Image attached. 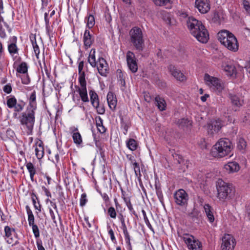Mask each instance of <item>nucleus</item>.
<instances>
[{
	"instance_id": "nucleus-42",
	"label": "nucleus",
	"mask_w": 250,
	"mask_h": 250,
	"mask_svg": "<svg viewBox=\"0 0 250 250\" xmlns=\"http://www.w3.org/2000/svg\"><path fill=\"white\" fill-rule=\"evenodd\" d=\"M17 102V100L14 96H10L7 97L6 104L8 108H13Z\"/></svg>"
},
{
	"instance_id": "nucleus-58",
	"label": "nucleus",
	"mask_w": 250,
	"mask_h": 250,
	"mask_svg": "<svg viewBox=\"0 0 250 250\" xmlns=\"http://www.w3.org/2000/svg\"><path fill=\"white\" fill-rule=\"evenodd\" d=\"M243 5L244 8L247 11V13H250V5L249 2L246 0H243Z\"/></svg>"
},
{
	"instance_id": "nucleus-50",
	"label": "nucleus",
	"mask_w": 250,
	"mask_h": 250,
	"mask_svg": "<svg viewBox=\"0 0 250 250\" xmlns=\"http://www.w3.org/2000/svg\"><path fill=\"white\" fill-rule=\"evenodd\" d=\"M32 227L33 234L36 238H38L40 236V231L38 227L36 224L30 225Z\"/></svg>"
},
{
	"instance_id": "nucleus-23",
	"label": "nucleus",
	"mask_w": 250,
	"mask_h": 250,
	"mask_svg": "<svg viewBox=\"0 0 250 250\" xmlns=\"http://www.w3.org/2000/svg\"><path fill=\"white\" fill-rule=\"evenodd\" d=\"M155 188L156 190V195L161 202V204L164 206V200L163 192L161 188V185L158 179H155Z\"/></svg>"
},
{
	"instance_id": "nucleus-62",
	"label": "nucleus",
	"mask_w": 250,
	"mask_h": 250,
	"mask_svg": "<svg viewBox=\"0 0 250 250\" xmlns=\"http://www.w3.org/2000/svg\"><path fill=\"white\" fill-rule=\"evenodd\" d=\"M133 169L136 177H137L139 179L140 177L141 176L139 165L136 167H134Z\"/></svg>"
},
{
	"instance_id": "nucleus-22",
	"label": "nucleus",
	"mask_w": 250,
	"mask_h": 250,
	"mask_svg": "<svg viewBox=\"0 0 250 250\" xmlns=\"http://www.w3.org/2000/svg\"><path fill=\"white\" fill-rule=\"evenodd\" d=\"M28 104L26 108L36 111L37 106L36 102V92L35 90H34L31 92L28 98Z\"/></svg>"
},
{
	"instance_id": "nucleus-17",
	"label": "nucleus",
	"mask_w": 250,
	"mask_h": 250,
	"mask_svg": "<svg viewBox=\"0 0 250 250\" xmlns=\"http://www.w3.org/2000/svg\"><path fill=\"white\" fill-rule=\"evenodd\" d=\"M168 69L171 75L177 81L183 82L186 80V77L181 70L177 69L174 65H169Z\"/></svg>"
},
{
	"instance_id": "nucleus-48",
	"label": "nucleus",
	"mask_w": 250,
	"mask_h": 250,
	"mask_svg": "<svg viewBox=\"0 0 250 250\" xmlns=\"http://www.w3.org/2000/svg\"><path fill=\"white\" fill-rule=\"evenodd\" d=\"M59 197L58 198V202L61 206H64L65 205V196L63 191H59Z\"/></svg>"
},
{
	"instance_id": "nucleus-52",
	"label": "nucleus",
	"mask_w": 250,
	"mask_h": 250,
	"mask_svg": "<svg viewBox=\"0 0 250 250\" xmlns=\"http://www.w3.org/2000/svg\"><path fill=\"white\" fill-rule=\"evenodd\" d=\"M87 202V196L85 193H83L81 195V198L80 199V206L83 207L85 205Z\"/></svg>"
},
{
	"instance_id": "nucleus-26",
	"label": "nucleus",
	"mask_w": 250,
	"mask_h": 250,
	"mask_svg": "<svg viewBox=\"0 0 250 250\" xmlns=\"http://www.w3.org/2000/svg\"><path fill=\"white\" fill-rule=\"evenodd\" d=\"M224 168L228 172H234L238 171L240 169L239 164L235 162H231L228 163L224 166Z\"/></svg>"
},
{
	"instance_id": "nucleus-2",
	"label": "nucleus",
	"mask_w": 250,
	"mask_h": 250,
	"mask_svg": "<svg viewBox=\"0 0 250 250\" xmlns=\"http://www.w3.org/2000/svg\"><path fill=\"white\" fill-rule=\"evenodd\" d=\"M232 146L229 139H220L212 147L211 150V155L217 158H221L231 155Z\"/></svg>"
},
{
	"instance_id": "nucleus-24",
	"label": "nucleus",
	"mask_w": 250,
	"mask_h": 250,
	"mask_svg": "<svg viewBox=\"0 0 250 250\" xmlns=\"http://www.w3.org/2000/svg\"><path fill=\"white\" fill-rule=\"evenodd\" d=\"M107 101L110 109L114 110L117 105V100L116 96L111 92H109L107 95Z\"/></svg>"
},
{
	"instance_id": "nucleus-5",
	"label": "nucleus",
	"mask_w": 250,
	"mask_h": 250,
	"mask_svg": "<svg viewBox=\"0 0 250 250\" xmlns=\"http://www.w3.org/2000/svg\"><path fill=\"white\" fill-rule=\"evenodd\" d=\"M217 197L222 201L231 199L234 194V188L231 184L218 179L216 183Z\"/></svg>"
},
{
	"instance_id": "nucleus-11",
	"label": "nucleus",
	"mask_w": 250,
	"mask_h": 250,
	"mask_svg": "<svg viewBox=\"0 0 250 250\" xmlns=\"http://www.w3.org/2000/svg\"><path fill=\"white\" fill-rule=\"evenodd\" d=\"M223 126V122L220 119L211 121L208 124L207 131L209 135L217 134Z\"/></svg>"
},
{
	"instance_id": "nucleus-51",
	"label": "nucleus",
	"mask_w": 250,
	"mask_h": 250,
	"mask_svg": "<svg viewBox=\"0 0 250 250\" xmlns=\"http://www.w3.org/2000/svg\"><path fill=\"white\" fill-rule=\"evenodd\" d=\"M225 70L228 72V75L232 76L235 72V69L234 66L232 65H227L225 67Z\"/></svg>"
},
{
	"instance_id": "nucleus-16",
	"label": "nucleus",
	"mask_w": 250,
	"mask_h": 250,
	"mask_svg": "<svg viewBox=\"0 0 250 250\" xmlns=\"http://www.w3.org/2000/svg\"><path fill=\"white\" fill-rule=\"evenodd\" d=\"M81 87L78 89V92L82 101L84 103H87L89 101L87 89L86 80L79 81Z\"/></svg>"
},
{
	"instance_id": "nucleus-33",
	"label": "nucleus",
	"mask_w": 250,
	"mask_h": 250,
	"mask_svg": "<svg viewBox=\"0 0 250 250\" xmlns=\"http://www.w3.org/2000/svg\"><path fill=\"white\" fill-rule=\"evenodd\" d=\"M74 143L77 146H82L83 138L80 132H76L72 136Z\"/></svg>"
},
{
	"instance_id": "nucleus-43",
	"label": "nucleus",
	"mask_w": 250,
	"mask_h": 250,
	"mask_svg": "<svg viewBox=\"0 0 250 250\" xmlns=\"http://www.w3.org/2000/svg\"><path fill=\"white\" fill-rule=\"evenodd\" d=\"M85 21L87 23V26L89 28H91L95 25V18L92 15H89L85 19Z\"/></svg>"
},
{
	"instance_id": "nucleus-55",
	"label": "nucleus",
	"mask_w": 250,
	"mask_h": 250,
	"mask_svg": "<svg viewBox=\"0 0 250 250\" xmlns=\"http://www.w3.org/2000/svg\"><path fill=\"white\" fill-rule=\"evenodd\" d=\"M45 30L47 36L55 34V32L53 30V27L50 26L49 24H45Z\"/></svg>"
},
{
	"instance_id": "nucleus-18",
	"label": "nucleus",
	"mask_w": 250,
	"mask_h": 250,
	"mask_svg": "<svg viewBox=\"0 0 250 250\" xmlns=\"http://www.w3.org/2000/svg\"><path fill=\"white\" fill-rule=\"evenodd\" d=\"M97 68L98 72L102 76H105L107 73L108 64L105 60L103 57H99L97 60Z\"/></svg>"
},
{
	"instance_id": "nucleus-41",
	"label": "nucleus",
	"mask_w": 250,
	"mask_h": 250,
	"mask_svg": "<svg viewBox=\"0 0 250 250\" xmlns=\"http://www.w3.org/2000/svg\"><path fill=\"white\" fill-rule=\"evenodd\" d=\"M120 118L121 120V128L124 129V134L126 135L130 126L129 123L125 121L123 116H121Z\"/></svg>"
},
{
	"instance_id": "nucleus-45",
	"label": "nucleus",
	"mask_w": 250,
	"mask_h": 250,
	"mask_svg": "<svg viewBox=\"0 0 250 250\" xmlns=\"http://www.w3.org/2000/svg\"><path fill=\"white\" fill-rule=\"evenodd\" d=\"M119 212V211L116 210V209L113 207H110L107 210V214L109 216V217L113 219H115L116 218L117 215V212Z\"/></svg>"
},
{
	"instance_id": "nucleus-27",
	"label": "nucleus",
	"mask_w": 250,
	"mask_h": 250,
	"mask_svg": "<svg viewBox=\"0 0 250 250\" xmlns=\"http://www.w3.org/2000/svg\"><path fill=\"white\" fill-rule=\"evenodd\" d=\"M204 209L208 221L210 223L213 222L214 221V217L213 214V209L212 207L209 204H206L204 206Z\"/></svg>"
},
{
	"instance_id": "nucleus-12",
	"label": "nucleus",
	"mask_w": 250,
	"mask_h": 250,
	"mask_svg": "<svg viewBox=\"0 0 250 250\" xmlns=\"http://www.w3.org/2000/svg\"><path fill=\"white\" fill-rule=\"evenodd\" d=\"M235 245V240L232 235L226 234L223 237L222 250H233Z\"/></svg>"
},
{
	"instance_id": "nucleus-14",
	"label": "nucleus",
	"mask_w": 250,
	"mask_h": 250,
	"mask_svg": "<svg viewBox=\"0 0 250 250\" xmlns=\"http://www.w3.org/2000/svg\"><path fill=\"white\" fill-rule=\"evenodd\" d=\"M125 216L124 215L122 212H119L118 218L121 223V228L123 230L125 242L128 245L130 246V237L127 229V227L125 223Z\"/></svg>"
},
{
	"instance_id": "nucleus-47",
	"label": "nucleus",
	"mask_w": 250,
	"mask_h": 250,
	"mask_svg": "<svg viewBox=\"0 0 250 250\" xmlns=\"http://www.w3.org/2000/svg\"><path fill=\"white\" fill-rule=\"evenodd\" d=\"M95 109H96L97 112L99 114L103 115L105 113V109L104 105L100 104V103H98V105H95L93 106Z\"/></svg>"
},
{
	"instance_id": "nucleus-20",
	"label": "nucleus",
	"mask_w": 250,
	"mask_h": 250,
	"mask_svg": "<svg viewBox=\"0 0 250 250\" xmlns=\"http://www.w3.org/2000/svg\"><path fill=\"white\" fill-rule=\"evenodd\" d=\"M229 97L233 106V110L235 111H237L238 108L242 105L243 100H241L237 95L231 93L229 94Z\"/></svg>"
},
{
	"instance_id": "nucleus-37",
	"label": "nucleus",
	"mask_w": 250,
	"mask_h": 250,
	"mask_svg": "<svg viewBox=\"0 0 250 250\" xmlns=\"http://www.w3.org/2000/svg\"><path fill=\"white\" fill-rule=\"evenodd\" d=\"M84 66V62L81 61L78 65V73L79 77L78 78L79 81L85 80V72L83 71Z\"/></svg>"
},
{
	"instance_id": "nucleus-56",
	"label": "nucleus",
	"mask_w": 250,
	"mask_h": 250,
	"mask_svg": "<svg viewBox=\"0 0 250 250\" xmlns=\"http://www.w3.org/2000/svg\"><path fill=\"white\" fill-rule=\"evenodd\" d=\"M25 74L21 78V83L24 84H28L30 83V79L27 73Z\"/></svg>"
},
{
	"instance_id": "nucleus-4",
	"label": "nucleus",
	"mask_w": 250,
	"mask_h": 250,
	"mask_svg": "<svg viewBox=\"0 0 250 250\" xmlns=\"http://www.w3.org/2000/svg\"><path fill=\"white\" fill-rule=\"evenodd\" d=\"M36 111L26 109L19 116L21 125L25 129L27 135H31L35 122Z\"/></svg>"
},
{
	"instance_id": "nucleus-34",
	"label": "nucleus",
	"mask_w": 250,
	"mask_h": 250,
	"mask_svg": "<svg viewBox=\"0 0 250 250\" xmlns=\"http://www.w3.org/2000/svg\"><path fill=\"white\" fill-rule=\"evenodd\" d=\"M42 143H40L35 148V154L38 159H41L44 156V148Z\"/></svg>"
},
{
	"instance_id": "nucleus-59",
	"label": "nucleus",
	"mask_w": 250,
	"mask_h": 250,
	"mask_svg": "<svg viewBox=\"0 0 250 250\" xmlns=\"http://www.w3.org/2000/svg\"><path fill=\"white\" fill-rule=\"evenodd\" d=\"M6 134V136L10 139H13L15 136L14 132L11 129H7Z\"/></svg>"
},
{
	"instance_id": "nucleus-25",
	"label": "nucleus",
	"mask_w": 250,
	"mask_h": 250,
	"mask_svg": "<svg viewBox=\"0 0 250 250\" xmlns=\"http://www.w3.org/2000/svg\"><path fill=\"white\" fill-rule=\"evenodd\" d=\"M192 121L187 118H182L177 121L179 127L183 129H190L192 126Z\"/></svg>"
},
{
	"instance_id": "nucleus-9",
	"label": "nucleus",
	"mask_w": 250,
	"mask_h": 250,
	"mask_svg": "<svg viewBox=\"0 0 250 250\" xmlns=\"http://www.w3.org/2000/svg\"><path fill=\"white\" fill-rule=\"evenodd\" d=\"M182 238L189 250H202V244L196 239L193 236L189 234H184Z\"/></svg>"
},
{
	"instance_id": "nucleus-63",
	"label": "nucleus",
	"mask_w": 250,
	"mask_h": 250,
	"mask_svg": "<svg viewBox=\"0 0 250 250\" xmlns=\"http://www.w3.org/2000/svg\"><path fill=\"white\" fill-rule=\"evenodd\" d=\"M99 193L101 195L103 200L105 202H108L109 201V198L108 195L105 193H102L101 191L99 192Z\"/></svg>"
},
{
	"instance_id": "nucleus-29",
	"label": "nucleus",
	"mask_w": 250,
	"mask_h": 250,
	"mask_svg": "<svg viewBox=\"0 0 250 250\" xmlns=\"http://www.w3.org/2000/svg\"><path fill=\"white\" fill-rule=\"evenodd\" d=\"M96 50L94 48H92L91 49L88 57V62L90 64V65L92 67H96V66H97L98 62L96 60Z\"/></svg>"
},
{
	"instance_id": "nucleus-6",
	"label": "nucleus",
	"mask_w": 250,
	"mask_h": 250,
	"mask_svg": "<svg viewBox=\"0 0 250 250\" xmlns=\"http://www.w3.org/2000/svg\"><path fill=\"white\" fill-rule=\"evenodd\" d=\"M130 42L132 43L135 49L141 51L143 50L144 41L141 29L138 27L132 28L129 31Z\"/></svg>"
},
{
	"instance_id": "nucleus-53",
	"label": "nucleus",
	"mask_w": 250,
	"mask_h": 250,
	"mask_svg": "<svg viewBox=\"0 0 250 250\" xmlns=\"http://www.w3.org/2000/svg\"><path fill=\"white\" fill-rule=\"evenodd\" d=\"M142 212L143 213V217H144V221L145 222V223L146 224V226L150 229H153V228H152V226L151 225L149 221V220L146 216V211H145V210L144 209H142Z\"/></svg>"
},
{
	"instance_id": "nucleus-15",
	"label": "nucleus",
	"mask_w": 250,
	"mask_h": 250,
	"mask_svg": "<svg viewBox=\"0 0 250 250\" xmlns=\"http://www.w3.org/2000/svg\"><path fill=\"white\" fill-rule=\"evenodd\" d=\"M195 5L201 14L207 13L210 9L209 0H196Z\"/></svg>"
},
{
	"instance_id": "nucleus-35",
	"label": "nucleus",
	"mask_w": 250,
	"mask_h": 250,
	"mask_svg": "<svg viewBox=\"0 0 250 250\" xmlns=\"http://www.w3.org/2000/svg\"><path fill=\"white\" fill-rule=\"evenodd\" d=\"M247 146V142L243 138H239L237 141V148L242 151V153L245 152V149Z\"/></svg>"
},
{
	"instance_id": "nucleus-30",
	"label": "nucleus",
	"mask_w": 250,
	"mask_h": 250,
	"mask_svg": "<svg viewBox=\"0 0 250 250\" xmlns=\"http://www.w3.org/2000/svg\"><path fill=\"white\" fill-rule=\"evenodd\" d=\"M89 94L90 96V101L92 106L95 105H98L99 103V99L98 94L94 90H89Z\"/></svg>"
},
{
	"instance_id": "nucleus-40",
	"label": "nucleus",
	"mask_w": 250,
	"mask_h": 250,
	"mask_svg": "<svg viewBox=\"0 0 250 250\" xmlns=\"http://www.w3.org/2000/svg\"><path fill=\"white\" fill-rule=\"evenodd\" d=\"M26 212L28 215V221L29 225L35 224V217L30 207L27 205L25 207Z\"/></svg>"
},
{
	"instance_id": "nucleus-57",
	"label": "nucleus",
	"mask_w": 250,
	"mask_h": 250,
	"mask_svg": "<svg viewBox=\"0 0 250 250\" xmlns=\"http://www.w3.org/2000/svg\"><path fill=\"white\" fill-rule=\"evenodd\" d=\"M12 86L10 83H7L3 87V91L7 94L10 93L12 91Z\"/></svg>"
},
{
	"instance_id": "nucleus-10",
	"label": "nucleus",
	"mask_w": 250,
	"mask_h": 250,
	"mask_svg": "<svg viewBox=\"0 0 250 250\" xmlns=\"http://www.w3.org/2000/svg\"><path fill=\"white\" fill-rule=\"evenodd\" d=\"M126 59L127 67L133 73H136L138 69L137 60L135 54L131 51H128L126 54Z\"/></svg>"
},
{
	"instance_id": "nucleus-3",
	"label": "nucleus",
	"mask_w": 250,
	"mask_h": 250,
	"mask_svg": "<svg viewBox=\"0 0 250 250\" xmlns=\"http://www.w3.org/2000/svg\"><path fill=\"white\" fill-rule=\"evenodd\" d=\"M218 40L229 50L236 52L238 50V43L236 38L231 32L224 30L217 34Z\"/></svg>"
},
{
	"instance_id": "nucleus-39",
	"label": "nucleus",
	"mask_w": 250,
	"mask_h": 250,
	"mask_svg": "<svg viewBox=\"0 0 250 250\" xmlns=\"http://www.w3.org/2000/svg\"><path fill=\"white\" fill-rule=\"evenodd\" d=\"M16 71L18 73L23 74L27 73L28 66L26 62H21L19 66L17 68Z\"/></svg>"
},
{
	"instance_id": "nucleus-8",
	"label": "nucleus",
	"mask_w": 250,
	"mask_h": 250,
	"mask_svg": "<svg viewBox=\"0 0 250 250\" xmlns=\"http://www.w3.org/2000/svg\"><path fill=\"white\" fill-rule=\"evenodd\" d=\"M173 198L177 205L184 208L187 207L189 196L184 189L180 188L175 191L173 194Z\"/></svg>"
},
{
	"instance_id": "nucleus-49",
	"label": "nucleus",
	"mask_w": 250,
	"mask_h": 250,
	"mask_svg": "<svg viewBox=\"0 0 250 250\" xmlns=\"http://www.w3.org/2000/svg\"><path fill=\"white\" fill-rule=\"evenodd\" d=\"M107 229H108V234L110 235V239L112 242L114 243H116L117 242V241L114 235V232L112 229L111 228L110 226L107 225Z\"/></svg>"
},
{
	"instance_id": "nucleus-7",
	"label": "nucleus",
	"mask_w": 250,
	"mask_h": 250,
	"mask_svg": "<svg viewBox=\"0 0 250 250\" xmlns=\"http://www.w3.org/2000/svg\"><path fill=\"white\" fill-rule=\"evenodd\" d=\"M204 80L205 84L209 87L210 90L218 93H220L224 88L223 83L219 79L211 76L206 73Z\"/></svg>"
},
{
	"instance_id": "nucleus-61",
	"label": "nucleus",
	"mask_w": 250,
	"mask_h": 250,
	"mask_svg": "<svg viewBox=\"0 0 250 250\" xmlns=\"http://www.w3.org/2000/svg\"><path fill=\"white\" fill-rule=\"evenodd\" d=\"M0 37L2 39H5L7 37L5 30L1 24H0Z\"/></svg>"
},
{
	"instance_id": "nucleus-13",
	"label": "nucleus",
	"mask_w": 250,
	"mask_h": 250,
	"mask_svg": "<svg viewBox=\"0 0 250 250\" xmlns=\"http://www.w3.org/2000/svg\"><path fill=\"white\" fill-rule=\"evenodd\" d=\"M17 37L15 36H13L10 38L9 42L7 46L8 51L14 61L16 60L17 58V56H15V55H18L19 52V48L17 45Z\"/></svg>"
},
{
	"instance_id": "nucleus-46",
	"label": "nucleus",
	"mask_w": 250,
	"mask_h": 250,
	"mask_svg": "<svg viewBox=\"0 0 250 250\" xmlns=\"http://www.w3.org/2000/svg\"><path fill=\"white\" fill-rule=\"evenodd\" d=\"M31 195H32V203H33V204L34 205V207L35 208L38 210H39L40 212L41 211V205H40V201H38V203L39 204V206H38L36 204V200H38V197L36 196V194L34 193V192H32L31 193Z\"/></svg>"
},
{
	"instance_id": "nucleus-1",
	"label": "nucleus",
	"mask_w": 250,
	"mask_h": 250,
	"mask_svg": "<svg viewBox=\"0 0 250 250\" xmlns=\"http://www.w3.org/2000/svg\"><path fill=\"white\" fill-rule=\"evenodd\" d=\"M187 22L190 33L199 42L202 43H206L208 42L209 34L201 21L191 17L188 18Z\"/></svg>"
},
{
	"instance_id": "nucleus-54",
	"label": "nucleus",
	"mask_w": 250,
	"mask_h": 250,
	"mask_svg": "<svg viewBox=\"0 0 250 250\" xmlns=\"http://www.w3.org/2000/svg\"><path fill=\"white\" fill-rule=\"evenodd\" d=\"M170 0H153L154 3L157 6H164L170 2Z\"/></svg>"
},
{
	"instance_id": "nucleus-19",
	"label": "nucleus",
	"mask_w": 250,
	"mask_h": 250,
	"mask_svg": "<svg viewBox=\"0 0 250 250\" xmlns=\"http://www.w3.org/2000/svg\"><path fill=\"white\" fill-rule=\"evenodd\" d=\"M83 44L85 49H87L90 47L91 44L94 42V37L93 35L90 33L88 29H86L83 34Z\"/></svg>"
},
{
	"instance_id": "nucleus-44",
	"label": "nucleus",
	"mask_w": 250,
	"mask_h": 250,
	"mask_svg": "<svg viewBox=\"0 0 250 250\" xmlns=\"http://www.w3.org/2000/svg\"><path fill=\"white\" fill-rule=\"evenodd\" d=\"M25 105V103L23 101H19L16 103V105L13 107L15 112H20L23 110Z\"/></svg>"
},
{
	"instance_id": "nucleus-28",
	"label": "nucleus",
	"mask_w": 250,
	"mask_h": 250,
	"mask_svg": "<svg viewBox=\"0 0 250 250\" xmlns=\"http://www.w3.org/2000/svg\"><path fill=\"white\" fill-rule=\"evenodd\" d=\"M155 102L156 106L160 111L166 110L167 104L163 98L157 95L155 98Z\"/></svg>"
},
{
	"instance_id": "nucleus-32",
	"label": "nucleus",
	"mask_w": 250,
	"mask_h": 250,
	"mask_svg": "<svg viewBox=\"0 0 250 250\" xmlns=\"http://www.w3.org/2000/svg\"><path fill=\"white\" fill-rule=\"evenodd\" d=\"M96 126L98 131L103 134L105 132L106 128L103 125V120L100 117H98L96 119Z\"/></svg>"
},
{
	"instance_id": "nucleus-60",
	"label": "nucleus",
	"mask_w": 250,
	"mask_h": 250,
	"mask_svg": "<svg viewBox=\"0 0 250 250\" xmlns=\"http://www.w3.org/2000/svg\"><path fill=\"white\" fill-rule=\"evenodd\" d=\"M118 77L119 79V81L120 82V83L122 85L124 86L125 84V79H124L123 74L122 73V72L121 71L120 73H119V74L118 75Z\"/></svg>"
},
{
	"instance_id": "nucleus-38",
	"label": "nucleus",
	"mask_w": 250,
	"mask_h": 250,
	"mask_svg": "<svg viewBox=\"0 0 250 250\" xmlns=\"http://www.w3.org/2000/svg\"><path fill=\"white\" fill-rule=\"evenodd\" d=\"M30 40L32 43L34 51L36 56L38 57V56L39 55L40 53V50L38 45L37 44L36 42V39L35 36H30Z\"/></svg>"
},
{
	"instance_id": "nucleus-36",
	"label": "nucleus",
	"mask_w": 250,
	"mask_h": 250,
	"mask_svg": "<svg viewBox=\"0 0 250 250\" xmlns=\"http://www.w3.org/2000/svg\"><path fill=\"white\" fill-rule=\"evenodd\" d=\"M126 146L129 149L132 151L137 149L138 143L134 139L130 138L126 141Z\"/></svg>"
},
{
	"instance_id": "nucleus-64",
	"label": "nucleus",
	"mask_w": 250,
	"mask_h": 250,
	"mask_svg": "<svg viewBox=\"0 0 250 250\" xmlns=\"http://www.w3.org/2000/svg\"><path fill=\"white\" fill-rule=\"evenodd\" d=\"M42 190L44 192L45 195L48 197H51V194L49 189L44 186L42 187Z\"/></svg>"
},
{
	"instance_id": "nucleus-31",
	"label": "nucleus",
	"mask_w": 250,
	"mask_h": 250,
	"mask_svg": "<svg viewBox=\"0 0 250 250\" xmlns=\"http://www.w3.org/2000/svg\"><path fill=\"white\" fill-rule=\"evenodd\" d=\"M13 231H15L14 229H11L8 226L4 227L5 236L8 238L7 242L9 244H11L14 242V239L11 237Z\"/></svg>"
},
{
	"instance_id": "nucleus-21",
	"label": "nucleus",
	"mask_w": 250,
	"mask_h": 250,
	"mask_svg": "<svg viewBox=\"0 0 250 250\" xmlns=\"http://www.w3.org/2000/svg\"><path fill=\"white\" fill-rule=\"evenodd\" d=\"M25 166L29 173L31 181L32 182H37V180L34 178V176L35 174H38L40 172V169L36 168L35 166L30 162L25 163Z\"/></svg>"
}]
</instances>
